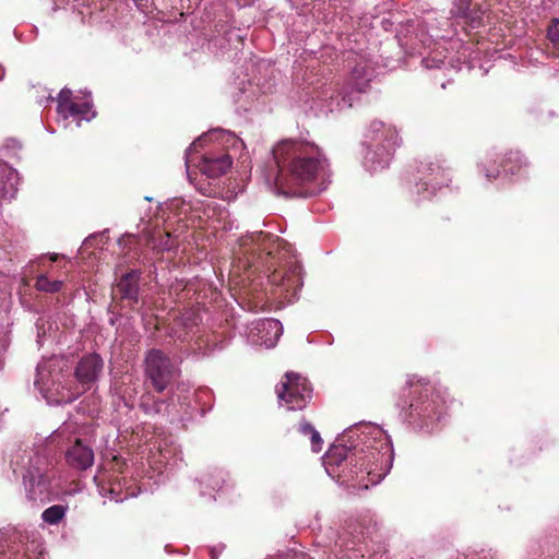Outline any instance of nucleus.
I'll use <instances>...</instances> for the list:
<instances>
[{
	"instance_id": "nucleus-10",
	"label": "nucleus",
	"mask_w": 559,
	"mask_h": 559,
	"mask_svg": "<svg viewBox=\"0 0 559 559\" xmlns=\"http://www.w3.org/2000/svg\"><path fill=\"white\" fill-rule=\"evenodd\" d=\"M418 177L414 187L417 200H429L442 187H448L451 181L450 171L439 160L421 162L418 167Z\"/></svg>"
},
{
	"instance_id": "nucleus-32",
	"label": "nucleus",
	"mask_w": 559,
	"mask_h": 559,
	"mask_svg": "<svg viewBox=\"0 0 559 559\" xmlns=\"http://www.w3.org/2000/svg\"><path fill=\"white\" fill-rule=\"evenodd\" d=\"M298 430L300 433H302L305 436H310L316 429L311 424H309L307 421H302L299 424Z\"/></svg>"
},
{
	"instance_id": "nucleus-17",
	"label": "nucleus",
	"mask_w": 559,
	"mask_h": 559,
	"mask_svg": "<svg viewBox=\"0 0 559 559\" xmlns=\"http://www.w3.org/2000/svg\"><path fill=\"white\" fill-rule=\"evenodd\" d=\"M11 148L20 150L21 145L15 140H8L5 145L0 150V156L10 157ZM19 181L17 171L0 158V200L13 199L17 191Z\"/></svg>"
},
{
	"instance_id": "nucleus-23",
	"label": "nucleus",
	"mask_w": 559,
	"mask_h": 559,
	"mask_svg": "<svg viewBox=\"0 0 559 559\" xmlns=\"http://www.w3.org/2000/svg\"><path fill=\"white\" fill-rule=\"evenodd\" d=\"M67 509L68 508L62 504L51 506L41 513V519L50 525H56L64 518Z\"/></svg>"
},
{
	"instance_id": "nucleus-24",
	"label": "nucleus",
	"mask_w": 559,
	"mask_h": 559,
	"mask_svg": "<svg viewBox=\"0 0 559 559\" xmlns=\"http://www.w3.org/2000/svg\"><path fill=\"white\" fill-rule=\"evenodd\" d=\"M200 481L201 484L211 487L213 490L219 491L222 489L223 483L225 481L224 472L214 471V473L204 474L202 475Z\"/></svg>"
},
{
	"instance_id": "nucleus-28",
	"label": "nucleus",
	"mask_w": 559,
	"mask_h": 559,
	"mask_svg": "<svg viewBox=\"0 0 559 559\" xmlns=\"http://www.w3.org/2000/svg\"><path fill=\"white\" fill-rule=\"evenodd\" d=\"M92 241H95V242H98L102 245L107 243L109 241L108 230L105 229L103 231L90 235L88 237H86L83 240L82 245H91Z\"/></svg>"
},
{
	"instance_id": "nucleus-33",
	"label": "nucleus",
	"mask_w": 559,
	"mask_h": 559,
	"mask_svg": "<svg viewBox=\"0 0 559 559\" xmlns=\"http://www.w3.org/2000/svg\"><path fill=\"white\" fill-rule=\"evenodd\" d=\"M280 245L286 246V245H288V242L284 241V242H281Z\"/></svg>"
},
{
	"instance_id": "nucleus-7",
	"label": "nucleus",
	"mask_w": 559,
	"mask_h": 559,
	"mask_svg": "<svg viewBox=\"0 0 559 559\" xmlns=\"http://www.w3.org/2000/svg\"><path fill=\"white\" fill-rule=\"evenodd\" d=\"M366 139L368 147L364 157V165L371 173L386 168L395 148L402 142L396 128L381 120H373L370 123Z\"/></svg>"
},
{
	"instance_id": "nucleus-2",
	"label": "nucleus",
	"mask_w": 559,
	"mask_h": 559,
	"mask_svg": "<svg viewBox=\"0 0 559 559\" xmlns=\"http://www.w3.org/2000/svg\"><path fill=\"white\" fill-rule=\"evenodd\" d=\"M275 170L269 175L277 193L286 197H311L325 190L332 171L323 151L313 142L286 139L272 150Z\"/></svg>"
},
{
	"instance_id": "nucleus-13",
	"label": "nucleus",
	"mask_w": 559,
	"mask_h": 559,
	"mask_svg": "<svg viewBox=\"0 0 559 559\" xmlns=\"http://www.w3.org/2000/svg\"><path fill=\"white\" fill-rule=\"evenodd\" d=\"M457 35L456 29L447 32V34H436L435 36L440 38L442 43H437V49L431 52L429 56L423 58L421 63L427 69H439L445 64V59L448 58L443 51H448L449 49L444 46L447 43L445 39H449L451 49H457V57H450L449 63L454 67V62H467L472 57V52L469 51V46L463 44V40L460 38H454Z\"/></svg>"
},
{
	"instance_id": "nucleus-18",
	"label": "nucleus",
	"mask_w": 559,
	"mask_h": 559,
	"mask_svg": "<svg viewBox=\"0 0 559 559\" xmlns=\"http://www.w3.org/2000/svg\"><path fill=\"white\" fill-rule=\"evenodd\" d=\"M282 333V323L270 318L251 323L248 340L253 345H264L266 348H272L276 345Z\"/></svg>"
},
{
	"instance_id": "nucleus-31",
	"label": "nucleus",
	"mask_w": 559,
	"mask_h": 559,
	"mask_svg": "<svg viewBox=\"0 0 559 559\" xmlns=\"http://www.w3.org/2000/svg\"><path fill=\"white\" fill-rule=\"evenodd\" d=\"M310 439H311V444H312L313 452L321 451L323 441H322V439L320 437V433L317 430H314L310 435Z\"/></svg>"
},
{
	"instance_id": "nucleus-4",
	"label": "nucleus",
	"mask_w": 559,
	"mask_h": 559,
	"mask_svg": "<svg viewBox=\"0 0 559 559\" xmlns=\"http://www.w3.org/2000/svg\"><path fill=\"white\" fill-rule=\"evenodd\" d=\"M169 210L170 213L164 219L163 226L158 219L142 221L135 234H127L123 237H127L128 241H143L146 245H190L194 234L187 223L190 205L181 200H174Z\"/></svg>"
},
{
	"instance_id": "nucleus-14",
	"label": "nucleus",
	"mask_w": 559,
	"mask_h": 559,
	"mask_svg": "<svg viewBox=\"0 0 559 559\" xmlns=\"http://www.w3.org/2000/svg\"><path fill=\"white\" fill-rule=\"evenodd\" d=\"M526 159L520 152H510L504 158L493 152H487L478 164V169L488 180L499 177L501 169L504 174L516 175L522 166H526Z\"/></svg>"
},
{
	"instance_id": "nucleus-19",
	"label": "nucleus",
	"mask_w": 559,
	"mask_h": 559,
	"mask_svg": "<svg viewBox=\"0 0 559 559\" xmlns=\"http://www.w3.org/2000/svg\"><path fill=\"white\" fill-rule=\"evenodd\" d=\"M450 13V19L453 22L450 23L447 19L444 23L451 26L455 23L465 31L479 28L484 22V11L480 8L472 7L469 0H455Z\"/></svg>"
},
{
	"instance_id": "nucleus-1",
	"label": "nucleus",
	"mask_w": 559,
	"mask_h": 559,
	"mask_svg": "<svg viewBox=\"0 0 559 559\" xmlns=\"http://www.w3.org/2000/svg\"><path fill=\"white\" fill-rule=\"evenodd\" d=\"M330 477L353 489H368L379 484L393 464V448L389 436L377 425L361 427L360 447L354 450L333 445L323 456Z\"/></svg>"
},
{
	"instance_id": "nucleus-22",
	"label": "nucleus",
	"mask_w": 559,
	"mask_h": 559,
	"mask_svg": "<svg viewBox=\"0 0 559 559\" xmlns=\"http://www.w3.org/2000/svg\"><path fill=\"white\" fill-rule=\"evenodd\" d=\"M94 480L97 483L99 492L102 495L109 492L111 495V499L116 502L123 501L126 498L134 497L136 495L134 491H130L129 488H127L126 492L122 493L121 479H118L117 477L115 479H108V486L103 484V481H105V477L103 475H96Z\"/></svg>"
},
{
	"instance_id": "nucleus-5",
	"label": "nucleus",
	"mask_w": 559,
	"mask_h": 559,
	"mask_svg": "<svg viewBox=\"0 0 559 559\" xmlns=\"http://www.w3.org/2000/svg\"><path fill=\"white\" fill-rule=\"evenodd\" d=\"M10 463L13 473L22 477L28 501L46 503L52 499L48 461L45 455L33 449H19Z\"/></svg>"
},
{
	"instance_id": "nucleus-9",
	"label": "nucleus",
	"mask_w": 559,
	"mask_h": 559,
	"mask_svg": "<svg viewBox=\"0 0 559 559\" xmlns=\"http://www.w3.org/2000/svg\"><path fill=\"white\" fill-rule=\"evenodd\" d=\"M416 377H411L407 380V384L412 388L411 394L413 395L412 401L408 405V420L415 424L417 420L421 421V426L429 428V425L433 420H439L444 408L445 400L439 394L436 396H429L428 388H424L420 384V380Z\"/></svg>"
},
{
	"instance_id": "nucleus-27",
	"label": "nucleus",
	"mask_w": 559,
	"mask_h": 559,
	"mask_svg": "<svg viewBox=\"0 0 559 559\" xmlns=\"http://www.w3.org/2000/svg\"><path fill=\"white\" fill-rule=\"evenodd\" d=\"M299 271H300V267L298 265H295L292 269V275H287L285 278H283L282 285L284 286L285 289L288 290V288L290 286L298 287V286L302 285V281H301Z\"/></svg>"
},
{
	"instance_id": "nucleus-26",
	"label": "nucleus",
	"mask_w": 559,
	"mask_h": 559,
	"mask_svg": "<svg viewBox=\"0 0 559 559\" xmlns=\"http://www.w3.org/2000/svg\"><path fill=\"white\" fill-rule=\"evenodd\" d=\"M76 430V425L74 423H64L60 428H58L51 436V442L58 441L60 438L67 436L69 439V435H74Z\"/></svg>"
},
{
	"instance_id": "nucleus-25",
	"label": "nucleus",
	"mask_w": 559,
	"mask_h": 559,
	"mask_svg": "<svg viewBox=\"0 0 559 559\" xmlns=\"http://www.w3.org/2000/svg\"><path fill=\"white\" fill-rule=\"evenodd\" d=\"M61 281H50L47 276L40 275L36 280V288L46 293L59 292L62 287Z\"/></svg>"
},
{
	"instance_id": "nucleus-30",
	"label": "nucleus",
	"mask_w": 559,
	"mask_h": 559,
	"mask_svg": "<svg viewBox=\"0 0 559 559\" xmlns=\"http://www.w3.org/2000/svg\"><path fill=\"white\" fill-rule=\"evenodd\" d=\"M146 399L148 400V396H142V400H141V406L143 407V409L146 413H159L164 403L157 402L151 407V406H148Z\"/></svg>"
},
{
	"instance_id": "nucleus-29",
	"label": "nucleus",
	"mask_w": 559,
	"mask_h": 559,
	"mask_svg": "<svg viewBox=\"0 0 559 559\" xmlns=\"http://www.w3.org/2000/svg\"><path fill=\"white\" fill-rule=\"evenodd\" d=\"M547 37L554 44L559 43V21L557 19L552 20L548 26Z\"/></svg>"
},
{
	"instance_id": "nucleus-8",
	"label": "nucleus",
	"mask_w": 559,
	"mask_h": 559,
	"mask_svg": "<svg viewBox=\"0 0 559 559\" xmlns=\"http://www.w3.org/2000/svg\"><path fill=\"white\" fill-rule=\"evenodd\" d=\"M373 76V69L366 62L358 63L341 88H326L321 93V99L328 111L350 108L361 93H366Z\"/></svg>"
},
{
	"instance_id": "nucleus-16",
	"label": "nucleus",
	"mask_w": 559,
	"mask_h": 559,
	"mask_svg": "<svg viewBox=\"0 0 559 559\" xmlns=\"http://www.w3.org/2000/svg\"><path fill=\"white\" fill-rule=\"evenodd\" d=\"M199 332L197 320L190 312L176 320L171 328V335L176 340L189 343V353L204 356L207 354V349L204 347L206 342L199 335Z\"/></svg>"
},
{
	"instance_id": "nucleus-6",
	"label": "nucleus",
	"mask_w": 559,
	"mask_h": 559,
	"mask_svg": "<svg viewBox=\"0 0 559 559\" xmlns=\"http://www.w3.org/2000/svg\"><path fill=\"white\" fill-rule=\"evenodd\" d=\"M218 141L219 144L226 145L237 141L235 135L223 129H216L210 133L199 136L186 152V169L187 176L192 181L193 174L199 170L209 178H217L224 175L231 166V157L226 153H214L207 151L202 155H198V148L204 146L207 142Z\"/></svg>"
},
{
	"instance_id": "nucleus-11",
	"label": "nucleus",
	"mask_w": 559,
	"mask_h": 559,
	"mask_svg": "<svg viewBox=\"0 0 559 559\" xmlns=\"http://www.w3.org/2000/svg\"><path fill=\"white\" fill-rule=\"evenodd\" d=\"M275 391L280 405H285L288 411L302 409L312 396L308 380L295 372H287Z\"/></svg>"
},
{
	"instance_id": "nucleus-15",
	"label": "nucleus",
	"mask_w": 559,
	"mask_h": 559,
	"mask_svg": "<svg viewBox=\"0 0 559 559\" xmlns=\"http://www.w3.org/2000/svg\"><path fill=\"white\" fill-rule=\"evenodd\" d=\"M57 111L58 115L67 120L73 118L76 121V126H81V121H91L96 112L92 109L93 104L91 95L87 94L83 102H79L78 97H74L72 91L69 88H62L57 98Z\"/></svg>"
},
{
	"instance_id": "nucleus-3",
	"label": "nucleus",
	"mask_w": 559,
	"mask_h": 559,
	"mask_svg": "<svg viewBox=\"0 0 559 559\" xmlns=\"http://www.w3.org/2000/svg\"><path fill=\"white\" fill-rule=\"evenodd\" d=\"M103 368L104 361L98 354L83 356L74 371L79 385L68 388L63 383L61 361L52 357L38 364L35 385L50 404L71 403L98 380Z\"/></svg>"
},
{
	"instance_id": "nucleus-20",
	"label": "nucleus",
	"mask_w": 559,
	"mask_h": 559,
	"mask_svg": "<svg viewBox=\"0 0 559 559\" xmlns=\"http://www.w3.org/2000/svg\"><path fill=\"white\" fill-rule=\"evenodd\" d=\"M66 461L72 468L85 471L94 463V452L88 445L83 444L81 440L75 439L74 444L66 452Z\"/></svg>"
},
{
	"instance_id": "nucleus-21",
	"label": "nucleus",
	"mask_w": 559,
	"mask_h": 559,
	"mask_svg": "<svg viewBox=\"0 0 559 559\" xmlns=\"http://www.w3.org/2000/svg\"><path fill=\"white\" fill-rule=\"evenodd\" d=\"M139 271H131L121 276V278L117 283V289L121 294V297L128 299L132 302L138 301L139 295Z\"/></svg>"
},
{
	"instance_id": "nucleus-12",
	"label": "nucleus",
	"mask_w": 559,
	"mask_h": 559,
	"mask_svg": "<svg viewBox=\"0 0 559 559\" xmlns=\"http://www.w3.org/2000/svg\"><path fill=\"white\" fill-rule=\"evenodd\" d=\"M144 364L146 378L157 392H163L178 374L177 366L157 348L147 352Z\"/></svg>"
}]
</instances>
